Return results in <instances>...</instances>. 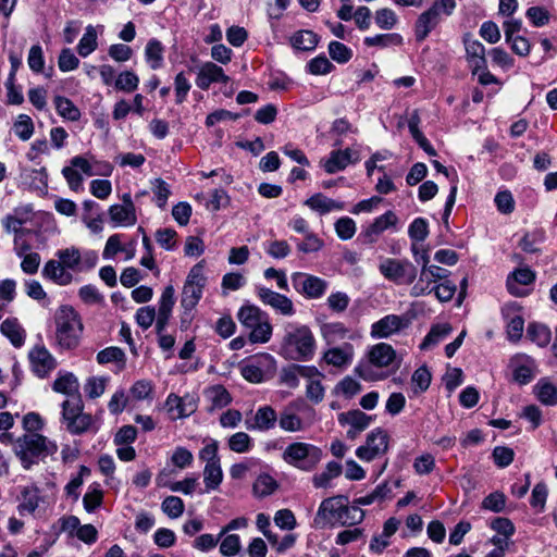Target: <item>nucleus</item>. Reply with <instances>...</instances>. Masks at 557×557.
Returning <instances> with one entry per match:
<instances>
[{"mask_svg": "<svg viewBox=\"0 0 557 557\" xmlns=\"http://www.w3.org/2000/svg\"><path fill=\"white\" fill-rule=\"evenodd\" d=\"M315 337L307 325L287 323L280 344V355L292 361H310L315 354Z\"/></svg>", "mask_w": 557, "mask_h": 557, "instance_id": "1", "label": "nucleus"}, {"mask_svg": "<svg viewBox=\"0 0 557 557\" xmlns=\"http://www.w3.org/2000/svg\"><path fill=\"white\" fill-rule=\"evenodd\" d=\"M55 342L61 349H75L84 331L82 318L71 306H61L54 313Z\"/></svg>", "mask_w": 557, "mask_h": 557, "instance_id": "2", "label": "nucleus"}, {"mask_svg": "<svg viewBox=\"0 0 557 557\" xmlns=\"http://www.w3.org/2000/svg\"><path fill=\"white\" fill-rule=\"evenodd\" d=\"M58 446L46 436L38 433H28L15 441L14 451L20 458L24 469H29L39 459L55 454Z\"/></svg>", "mask_w": 557, "mask_h": 557, "instance_id": "3", "label": "nucleus"}, {"mask_svg": "<svg viewBox=\"0 0 557 557\" xmlns=\"http://www.w3.org/2000/svg\"><path fill=\"white\" fill-rule=\"evenodd\" d=\"M282 458L299 470L312 471L322 459V450L310 443L294 442L284 449Z\"/></svg>", "mask_w": 557, "mask_h": 557, "instance_id": "4", "label": "nucleus"}, {"mask_svg": "<svg viewBox=\"0 0 557 557\" xmlns=\"http://www.w3.org/2000/svg\"><path fill=\"white\" fill-rule=\"evenodd\" d=\"M379 271L396 285H411L418 276L417 267L408 259L381 258Z\"/></svg>", "mask_w": 557, "mask_h": 557, "instance_id": "5", "label": "nucleus"}, {"mask_svg": "<svg viewBox=\"0 0 557 557\" xmlns=\"http://www.w3.org/2000/svg\"><path fill=\"white\" fill-rule=\"evenodd\" d=\"M347 502V498L343 495L322 500L313 519V528L325 529L335 525V523H339Z\"/></svg>", "mask_w": 557, "mask_h": 557, "instance_id": "6", "label": "nucleus"}, {"mask_svg": "<svg viewBox=\"0 0 557 557\" xmlns=\"http://www.w3.org/2000/svg\"><path fill=\"white\" fill-rule=\"evenodd\" d=\"M205 283L203 264L199 262L190 269L183 287L181 304L185 310H191L197 306L201 299Z\"/></svg>", "mask_w": 557, "mask_h": 557, "instance_id": "7", "label": "nucleus"}, {"mask_svg": "<svg viewBox=\"0 0 557 557\" xmlns=\"http://www.w3.org/2000/svg\"><path fill=\"white\" fill-rule=\"evenodd\" d=\"M290 278L296 292L310 299L321 298L329 286L323 278L304 272H295Z\"/></svg>", "mask_w": 557, "mask_h": 557, "instance_id": "8", "label": "nucleus"}, {"mask_svg": "<svg viewBox=\"0 0 557 557\" xmlns=\"http://www.w3.org/2000/svg\"><path fill=\"white\" fill-rule=\"evenodd\" d=\"M388 448V434L386 431L376 428L371 431L368 436L366 444L358 447L356 455L363 461H371L376 457L385 454Z\"/></svg>", "mask_w": 557, "mask_h": 557, "instance_id": "9", "label": "nucleus"}, {"mask_svg": "<svg viewBox=\"0 0 557 557\" xmlns=\"http://www.w3.org/2000/svg\"><path fill=\"white\" fill-rule=\"evenodd\" d=\"M256 293L263 305L270 306L276 312L286 317H290L295 313L293 301L285 295L263 286H257Z\"/></svg>", "mask_w": 557, "mask_h": 557, "instance_id": "10", "label": "nucleus"}, {"mask_svg": "<svg viewBox=\"0 0 557 557\" xmlns=\"http://www.w3.org/2000/svg\"><path fill=\"white\" fill-rule=\"evenodd\" d=\"M408 324L409 320L406 317L388 314L372 324L370 334L373 338H387L407 327Z\"/></svg>", "mask_w": 557, "mask_h": 557, "instance_id": "11", "label": "nucleus"}, {"mask_svg": "<svg viewBox=\"0 0 557 557\" xmlns=\"http://www.w3.org/2000/svg\"><path fill=\"white\" fill-rule=\"evenodd\" d=\"M230 77L224 73L223 69L211 61L202 63L198 67L196 85L202 90L209 89L211 84H227Z\"/></svg>", "mask_w": 557, "mask_h": 557, "instance_id": "12", "label": "nucleus"}, {"mask_svg": "<svg viewBox=\"0 0 557 557\" xmlns=\"http://www.w3.org/2000/svg\"><path fill=\"white\" fill-rule=\"evenodd\" d=\"M109 215L115 226H132L136 223L135 206L129 194L123 196L122 205H113L109 208Z\"/></svg>", "mask_w": 557, "mask_h": 557, "instance_id": "13", "label": "nucleus"}, {"mask_svg": "<svg viewBox=\"0 0 557 557\" xmlns=\"http://www.w3.org/2000/svg\"><path fill=\"white\" fill-rule=\"evenodd\" d=\"M28 357L33 371L39 377L48 375L57 366L54 357L44 346L34 347Z\"/></svg>", "mask_w": 557, "mask_h": 557, "instance_id": "14", "label": "nucleus"}, {"mask_svg": "<svg viewBox=\"0 0 557 557\" xmlns=\"http://www.w3.org/2000/svg\"><path fill=\"white\" fill-rule=\"evenodd\" d=\"M165 406L173 420L189 417L197 409L196 400L188 395L180 397L170 394L166 398Z\"/></svg>", "mask_w": 557, "mask_h": 557, "instance_id": "15", "label": "nucleus"}, {"mask_svg": "<svg viewBox=\"0 0 557 557\" xmlns=\"http://www.w3.org/2000/svg\"><path fill=\"white\" fill-rule=\"evenodd\" d=\"M367 357L371 367L388 368L396 360V351L389 344L379 343L369 348Z\"/></svg>", "mask_w": 557, "mask_h": 557, "instance_id": "16", "label": "nucleus"}, {"mask_svg": "<svg viewBox=\"0 0 557 557\" xmlns=\"http://www.w3.org/2000/svg\"><path fill=\"white\" fill-rule=\"evenodd\" d=\"M467 60L473 74H476L480 69H484L486 64L485 48L476 39L467 35L463 39Z\"/></svg>", "mask_w": 557, "mask_h": 557, "instance_id": "17", "label": "nucleus"}, {"mask_svg": "<svg viewBox=\"0 0 557 557\" xmlns=\"http://www.w3.org/2000/svg\"><path fill=\"white\" fill-rule=\"evenodd\" d=\"M354 358V347L350 344L331 347L324 351L322 360L332 367L345 368L349 366Z\"/></svg>", "mask_w": 557, "mask_h": 557, "instance_id": "18", "label": "nucleus"}, {"mask_svg": "<svg viewBox=\"0 0 557 557\" xmlns=\"http://www.w3.org/2000/svg\"><path fill=\"white\" fill-rule=\"evenodd\" d=\"M359 160L358 152L352 149L332 151L329 159L324 162V169L327 173L333 174L344 170L349 163Z\"/></svg>", "mask_w": 557, "mask_h": 557, "instance_id": "19", "label": "nucleus"}, {"mask_svg": "<svg viewBox=\"0 0 557 557\" xmlns=\"http://www.w3.org/2000/svg\"><path fill=\"white\" fill-rule=\"evenodd\" d=\"M314 373V366L292 364L282 370L281 382L289 388H296L299 385V377L312 379Z\"/></svg>", "mask_w": 557, "mask_h": 557, "instance_id": "20", "label": "nucleus"}, {"mask_svg": "<svg viewBox=\"0 0 557 557\" xmlns=\"http://www.w3.org/2000/svg\"><path fill=\"white\" fill-rule=\"evenodd\" d=\"M269 363H274V358L269 355L264 354L261 355L258 359L251 360L240 367V373L245 380H247L250 383H260L263 381V370L262 366Z\"/></svg>", "mask_w": 557, "mask_h": 557, "instance_id": "21", "label": "nucleus"}, {"mask_svg": "<svg viewBox=\"0 0 557 557\" xmlns=\"http://www.w3.org/2000/svg\"><path fill=\"white\" fill-rule=\"evenodd\" d=\"M276 420L275 410L270 406H263L256 411L252 421L246 420L245 425L251 431H268L274 428Z\"/></svg>", "mask_w": 557, "mask_h": 557, "instance_id": "22", "label": "nucleus"}, {"mask_svg": "<svg viewBox=\"0 0 557 557\" xmlns=\"http://www.w3.org/2000/svg\"><path fill=\"white\" fill-rule=\"evenodd\" d=\"M426 263H430V256L428 251H422V267L420 271V275L418 281L412 285L410 289V295L412 297H420L424 295H429L433 292L432 284L436 281L433 276L428 272Z\"/></svg>", "mask_w": 557, "mask_h": 557, "instance_id": "23", "label": "nucleus"}, {"mask_svg": "<svg viewBox=\"0 0 557 557\" xmlns=\"http://www.w3.org/2000/svg\"><path fill=\"white\" fill-rule=\"evenodd\" d=\"M41 274L45 278H48L61 286L69 285L73 282V275L58 260L47 261L41 271Z\"/></svg>", "mask_w": 557, "mask_h": 557, "instance_id": "24", "label": "nucleus"}, {"mask_svg": "<svg viewBox=\"0 0 557 557\" xmlns=\"http://www.w3.org/2000/svg\"><path fill=\"white\" fill-rule=\"evenodd\" d=\"M441 15L431 7L423 12L416 22V38L418 41L424 40L428 35L437 26Z\"/></svg>", "mask_w": 557, "mask_h": 557, "instance_id": "25", "label": "nucleus"}, {"mask_svg": "<svg viewBox=\"0 0 557 557\" xmlns=\"http://www.w3.org/2000/svg\"><path fill=\"white\" fill-rule=\"evenodd\" d=\"M0 332L14 347H21L25 343L26 332L16 318H8L0 325Z\"/></svg>", "mask_w": 557, "mask_h": 557, "instance_id": "26", "label": "nucleus"}, {"mask_svg": "<svg viewBox=\"0 0 557 557\" xmlns=\"http://www.w3.org/2000/svg\"><path fill=\"white\" fill-rule=\"evenodd\" d=\"M305 205L320 214H326L332 211H341L345 207L343 202L331 199L323 194H315L311 196L305 201Z\"/></svg>", "mask_w": 557, "mask_h": 557, "instance_id": "27", "label": "nucleus"}, {"mask_svg": "<svg viewBox=\"0 0 557 557\" xmlns=\"http://www.w3.org/2000/svg\"><path fill=\"white\" fill-rule=\"evenodd\" d=\"M320 333L327 345L350 338L348 327L342 322H327L321 325Z\"/></svg>", "mask_w": 557, "mask_h": 557, "instance_id": "28", "label": "nucleus"}, {"mask_svg": "<svg viewBox=\"0 0 557 557\" xmlns=\"http://www.w3.org/2000/svg\"><path fill=\"white\" fill-rule=\"evenodd\" d=\"M297 404H289L280 414V428L286 432H299L305 429V423L296 413Z\"/></svg>", "mask_w": 557, "mask_h": 557, "instance_id": "29", "label": "nucleus"}, {"mask_svg": "<svg viewBox=\"0 0 557 557\" xmlns=\"http://www.w3.org/2000/svg\"><path fill=\"white\" fill-rule=\"evenodd\" d=\"M205 397L210 403V410L222 409L226 407L231 401L232 397L227 389L220 384L209 386L205 389Z\"/></svg>", "mask_w": 557, "mask_h": 557, "instance_id": "30", "label": "nucleus"}, {"mask_svg": "<svg viewBox=\"0 0 557 557\" xmlns=\"http://www.w3.org/2000/svg\"><path fill=\"white\" fill-rule=\"evenodd\" d=\"M265 317H268V314L253 305L243 306L237 313L238 321L249 330L255 327Z\"/></svg>", "mask_w": 557, "mask_h": 557, "instance_id": "31", "label": "nucleus"}, {"mask_svg": "<svg viewBox=\"0 0 557 557\" xmlns=\"http://www.w3.org/2000/svg\"><path fill=\"white\" fill-rule=\"evenodd\" d=\"M535 280L534 273L530 269H519L512 273L510 277L507 280V288L511 295L522 296L523 293L518 286L529 285Z\"/></svg>", "mask_w": 557, "mask_h": 557, "instance_id": "32", "label": "nucleus"}, {"mask_svg": "<svg viewBox=\"0 0 557 557\" xmlns=\"http://www.w3.org/2000/svg\"><path fill=\"white\" fill-rule=\"evenodd\" d=\"M53 391L57 393L64 394L70 398L79 396V384L76 376L73 373H64L60 375L53 383Z\"/></svg>", "mask_w": 557, "mask_h": 557, "instance_id": "33", "label": "nucleus"}, {"mask_svg": "<svg viewBox=\"0 0 557 557\" xmlns=\"http://www.w3.org/2000/svg\"><path fill=\"white\" fill-rule=\"evenodd\" d=\"M534 393L537 399L546 406H554L557 404V386L546 379L540 380L534 385Z\"/></svg>", "mask_w": 557, "mask_h": 557, "instance_id": "34", "label": "nucleus"}, {"mask_svg": "<svg viewBox=\"0 0 557 557\" xmlns=\"http://www.w3.org/2000/svg\"><path fill=\"white\" fill-rule=\"evenodd\" d=\"M319 42V37L312 30H298L290 37V44L295 49L310 51Z\"/></svg>", "mask_w": 557, "mask_h": 557, "instance_id": "35", "label": "nucleus"}, {"mask_svg": "<svg viewBox=\"0 0 557 557\" xmlns=\"http://www.w3.org/2000/svg\"><path fill=\"white\" fill-rule=\"evenodd\" d=\"M323 377L324 375L315 367V373L312 375V379H306V396L314 404L321 403L324 398V387L322 385Z\"/></svg>", "mask_w": 557, "mask_h": 557, "instance_id": "36", "label": "nucleus"}, {"mask_svg": "<svg viewBox=\"0 0 557 557\" xmlns=\"http://www.w3.org/2000/svg\"><path fill=\"white\" fill-rule=\"evenodd\" d=\"M338 421L342 424H348L349 426L363 431L370 425L372 418L360 410H351L341 413Z\"/></svg>", "mask_w": 557, "mask_h": 557, "instance_id": "37", "label": "nucleus"}, {"mask_svg": "<svg viewBox=\"0 0 557 557\" xmlns=\"http://www.w3.org/2000/svg\"><path fill=\"white\" fill-rule=\"evenodd\" d=\"M163 46L157 39H150L145 48V58L152 70H158L163 63Z\"/></svg>", "mask_w": 557, "mask_h": 557, "instance_id": "38", "label": "nucleus"}, {"mask_svg": "<svg viewBox=\"0 0 557 557\" xmlns=\"http://www.w3.org/2000/svg\"><path fill=\"white\" fill-rule=\"evenodd\" d=\"M53 101L60 116L73 122L79 120L81 111L69 98L57 96Z\"/></svg>", "mask_w": 557, "mask_h": 557, "instance_id": "39", "label": "nucleus"}, {"mask_svg": "<svg viewBox=\"0 0 557 557\" xmlns=\"http://www.w3.org/2000/svg\"><path fill=\"white\" fill-rule=\"evenodd\" d=\"M363 42L367 47L384 49L391 46H400L403 44V37L397 33L377 34L375 36L366 37Z\"/></svg>", "mask_w": 557, "mask_h": 557, "instance_id": "40", "label": "nucleus"}, {"mask_svg": "<svg viewBox=\"0 0 557 557\" xmlns=\"http://www.w3.org/2000/svg\"><path fill=\"white\" fill-rule=\"evenodd\" d=\"M57 257L66 269L79 271L82 270V259L83 256L78 248L70 247L65 249H61L57 252Z\"/></svg>", "mask_w": 557, "mask_h": 557, "instance_id": "41", "label": "nucleus"}, {"mask_svg": "<svg viewBox=\"0 0 557 557\" xmlns=\"http://www.w3.org/2000/svg\"><path fill=\"white\" fill-rule=\"evenodd\" d=\"M97 361L100 364L114 362L120 369L125 367V352L115 346L107 347L97 354Z\"/></svg>", "mask_w": 557, "mask_h": 557, "instance_id": "42", "label": "nucleus"}, {"mask_svg": "<svg viewBox=\"0 0 557 557\" xmlns=\"http://www.w3.org/2000/svg\"><path fill=\"white\" fill-rule=\"evenodd\" d=\"M97 47V32L92 25H88L77 45V52L81 57L86 58L92 53Z\"/></svg>", "mask_w": 557, "mask_h": 557, "instance_id": "43", "label": "nucleus"}, {"mask_svg": "<svg viewBox=\"0 0 557 557\" xmlns=\"http://www.w3.org/2000/svg\"><path fill=\"white\" fill-rule=\"evenodd\" d=\"M342 473V466L338 462L331 461L326 465L323 472L312 478L313 485L317 488H325L330 485L332 479L337 478Z\"/></svg>", "mask_w": 557, "mask_h": 557, "instance_id": "44", "label": "nucleus"}, {"mask_svg": "<svg viewBox=\"0 0 557 557\" xmlns=\"http://www.w3.org/2000/svg\"><path fill=\"white\" fill-rule=\"evenodd\" d=\"M227 446L234 453L245 454L251 450L253 442L249 434L240 431L228 437Z\"/></svg>", "mask_w": 557, "mask_h": 557, "instance_id": "45", "label": "nucleus"}, {"mask_svg": "<svg viewBox=\"0 0 557 557\" xmlns=\"http://www.w3.org/2000/svg\"><path fill=\"white\" fill-rule=\"evenodd\" d=\"M223 479L220 462L206 463L203 469V481L208 491L216 490Z\"/></svg>", "mask_w": 557, "mask_h": 557, "instance_id": "46", "label": "nucleus"}, {"mask_svg": "<svg viewBox=\"0 0 557 557\" xmlns=\"http://www.w3.org/2000/svg\"><path fill=\"white\" fill-rule=\"evenodd\" d=\"M549 329L540 323H530L527 329V336L540 347H545L550 342Z\"/></svg>", "mask_w": 557, "mask_h": 557, "instance_id": "47", "label": "nucleus"}, {"mask_svg": "<svg viewBox=\"0 0 557 557\" xmlns=\"http://www.w3.org/2000/svg\"><path fill=\"white\" fill-rule=\"evenodd\" d=\"M451 326L447 323L445 324H436L432 326L429 334L425 336L421 344V349H428L432 346L438 344L442 339H444L451 332Z\"/></svg>", "mask_w": 557, "mask_h": 557, "instance_id": "48", "label": "nucleus"}, {"mask_svg": "<svg viewBox=\"0 0 557 557\" xmlns=\"http://www.w3.org/2000/svg\"><path fill=\"white\" fill-rule=\"evenodd\" d=\"M397 223V216L394 212L387 211L374 220V222L367 230V235H380L389 226H394Z\"/></svg>", "mask_w": 557, "mask_h": 557, "instance_id": "49", "label": "nucleus"}, {"mask_svg": "<svg viewBox=\"0 0 557 557\" xmlns=\"http://www.w3.org/2000/svg\"><path fill=\"white\" fill-rule=\"evenodd\" d=\"M28 221L27 216H20L18 212L7 216L3 220V226L8 233L14 234V236H25L29 234V231L24 228V224Z\"/></svg>", "mask_w": 557, "mask_h": 557, "instance_id": "50", "label": "nucleus"}, {"mask_svg": "<svg viewBox=\"0 0 557 557\" xmlns=\"http://www.w3.org/2000/svg\"><path fill=\"white\" fill-rule=\"evenodd\" d=\"M139 77L133 71L121 72L114 81V87L117 90L132 92L137 89Z\"/></svg>", "mask_w": 557, "mask_h": 557, "instance_id": "51", "label": "nucleus"}, {"mask_svg": "<svg viewBox=\"0 0 557 557\" xmlns=\"http://www.w3.org/2000/svg\"><path fill=\"white\" fill-rule=\"evenodd\" d=\"M22 496L23 499L18 506L20 511H27L29 513L34 512L38 508L40 502L38 488L34 486L25 487L22 492Z\"/></svg>", "mask_w": 557, "mask_h": 557, "instance_id": "52", "label": "nucleus"}, {"mask_svg": "<svg viewBox=\"0 0 557 557\" xmlns=\"http://www.w3.org/2000/svg\"><path fill=\"white\" fill-rule=\"evenodd\" d=\"M13 131L21 140L26 141L34 134V123L27 114H20L13 124Z\"/></svg>", "mask_w": 557, "mask_h": 557, "instance_id": "53", "label": "nucleus"}, {"mask_svg": "<svg viewBox=\"0 0 557 557\" xmlns=\"http://www.w3.org/2000/svg\"><path fill=\"white\" fill-rule=\"evenodd\" d=\"M276 488V481L269 474H260L253 483V493L258 497L269 496Z\"/></svg>", "mask_w": 557, "mask_h": 557, "instance_id": "54", "label": "nucleus"}, {"mask_svg": "<svg viewBox=\"0 0 557 557\" xmlns=\"http://www.w3.org/2000/svg\"><path fill=\"white\" fill-rule=\"evenodd\" d=\"M272 335V325L265 317L255 327L250 329L249 339L252 343H268Z\"/></svg>", "mask_w": 557, "mask_h": 557, "instance_id": "55", "label": "nucleus"}, {"mask_svg": "<svg viewBox=\"0 0 557 557\" xmlns=\"http://www.w3.org/2000/svg\"><path fill=\"white\" fill-rule=\"evenodd\" d=\"M545 233L542 230H536L531 233H527L520 240L519 246L521 249L529 253H534L539 251L536 245L541 244L544 240Z\"/></svg>", "mask_w": 557, "mask_h": 557, "instance_id": "56", "label": "nucleus"}, {"mask_svg": "<svg viewBox=\"0 0 557 557\" xmlns=\"http://www.w3.org/2000/svg\"><path fill=\"white\" fill-rule=\"evenodd\" d=\"M162 511L172 519L181 517L184 512V503L177 496H168L161 504Z\"/></svg>", "mask_w": 557, "mask_h": 557, "instance_id": "57", "label": "nucleus"}, {"mask_svg": "<svg viewBox=\"0 0 557 557\" xmlns=\"http://www.w3.org/2000/svg\"><path fill=\"white\" fill-rule=\"evenodd\" d=\"M240 537L237 534H228L224 535L223 540L220 544V553L224 557H233L237 555L240 550Z\"/></svg>", "mask_w": 557, "mask_h": 557, "instance_id": "58", "label": "nucleus"}, {"mask_svg": "<svg viewBox=\"0 0 557 557\" xmlns=\"http://www.w3.org/2000/svg\"><path fill=\"white\" fill-rule=\"evenodd\" d=\"M329 54L334 61L346 63L351 59L352 51L339 41H331L329 45Z\"/></svg>", "mask_w": 557, "mask_h": 557, "instance_id": "59", "label": "nucleus"}, {"mask_svg": "<svg viewBox=\"0 0 557 557\" xmlns=\"http://www.w3.org/2000/svg\"><path fill=\"white\" fill-rule=\"evenodd\" d=\"M374 20L375 24L385 30L392 29L398 21L396 13L387 8L377 10Z\"/></svg>", "mask_w": 557, "mask_h": 557, "instance_id": "60", "label": "nucleus"}, {"mask_svg": "<svg viewBox=\"0 0 557 557\" xmlns=\"http://www.w3.org/2000/svg\"><path fill=\"white\" fill-rule=\"evenodd\" d=\"M410 238L414 242H423L429 235V224L425 219H414L408 228Z\"/></svg>", "mask_w": 557, "mask_h": 557, "instance_id": "61", "label": "nucleus"}, {"mask_svg": "<svg viewBox=\"0 0 557 557\" xmlns=\"http://www.w3.org/2000/svg\"><path fill=\"white\" fill-rule=\"evenodd\" d=\"M356 223L348 216L341 218L335 223V232L343 240H348L354 237L356 233Z\"/></svg>", "mask_w": 557, "mask_h": 557, "instance_id": "62", "label": "nucleus"}, {"mask_svg": "<svg viewBox=\"0 0 557 557\" xmlns=\"http://www.w3.org/2000/svg\"><path fill=\"white\" fill-rule=\"evenodd\" d=\"M92 424V417L90 414L81 412L73 421L67 423L66 428L73 434H81L88 431Z\"/></svg>", "mask_w": 557, "mask_h": 557, "instance_id": "63", "label": "nucleus"}, {"mask_svg": "<svg viewBox=\"0 0 557 557\" xmlns=\"http://www.w3.org/2000/svg\"><path fill=\"white\" fill-rule=\"evenodd\" d=\"M414 393H421L429 388L431 383V373L425 367L417 369L411 377Z\"/></svg>", "mask_w": 557, "mask_h": 557, "instance_id": "64", "label": "nucleus"}]
</instances>
